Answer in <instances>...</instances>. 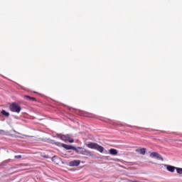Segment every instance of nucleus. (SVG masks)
<instances>
[{
  "label": "nucleus",
  "instance_id": "nucleus-16",
  "mask_svg": "<svg viewBox=\"0 0 182 182\" xmlns=\"http://www.w3.org/2000/svg\"><path fill=\"white\" fill-rule=\"evenodd\" d=\"M15 159H22V156L21 155L15 156Z\"/></svg>",
  "mask_w": 182,
  "mask_h": 182
},
{
  "label": "nucleus",
  "instance_id": "nucleus-4",
  "mask_svg": "<svg viewBox=\"0 0 182 182\" xmlns=\"http://www.w3.org/2000/svg\"><path fill=\"white\" fill-rule=\"evenodd\" d=\"M150 157H151L152 159H157V160H161V161L164 160L163 157H161V155H160V154L157 152H151L150 154Z\"/></svg>",
  "mask_w": 182,
  "mask_h": 182
},
{
  "label": "nucleus",
  "instance_id": "nucleus-8",
  "mask_svg": "<svg viewBox=\"0 0 182 182\" xmlns=\"http://www.w3.org/2000/svg\"><path fill=\"white\" fill-rule=\"evenodd\" d=\"M166 170L171 173H174V170H177V167L173 166L171 165H166Z\"/></svg>",
  "mask_w": 182,
  "mask_h": 182
},
{
  "label": "nucleus",
  "instance_id": "nucleus-12",
  "mask_svg": "<svg viewBox=\"0 0 182 182\" xmlns=\"http://www.w3.org/2000/svg\"><path fill=\"white\" fill-rule=\"evenodd\" d=\"M1 114L5 116V117H9V112H7L5 109H2Z\"/></svg>",
  "mask_w": 182,
  "mask_h": 182
},
{
  "label": "nucleus",
  "instance_id": "nucleus-15",
  "mask_svg": "<svg viewBox=\"0 0 182 182\" xmlns=\"http://www.w3.org/2000/svg\"><path fill=\"white\" fill-rule=\"evenodd\" d=\"M52 160H53V161H56V160H58V156H53L52 158Z\"/></svg>",
  "mask_w": 182,
  "mask_h": 182
},
{
  "label": "nucleus",
  "instance_id": "nucleus-10",
  "mask_svg": "<svg viewBox=\"0 0 182 182\" xmlns=\"http://www.w3.org/2000/svg\"><path fill=\"white\" fill-rule=\"evenodd\" d=\"M109 154H112V156H117V149H110L109 150Z\"/></svg>",
  "mask_w": 182,
  "mask_h": 182
},
{
  "label": "nucleus",
  "instance_id": "nucleus-2",
  "mask_svg": "<svg viewBox=\"0 0 182 182\" xmlns=\"http://www.w3.org/2000/svg\"><path fill=\"white\" fill-rule=\"evenodd\" d=\"M9 109L11 112H13L14 113H19L21 110H22L21 106L18 105L16 102H13L10 104Z\"/></svg>",
  "mask_w": 182,
  "mask_h": 182
},
{
  "label": "nucleus",
  "instance_id": "nucleus-9",
  "mask_svg": "<svg viewBox=\"0 0 182 182\" xmlns=\"http://www.w3.org/2000/svg\"><path fill=\"white\" fill-rule=\"evenodd\" d=\"M135 151L136 153H139V154H142L143 156H144V154H146V148L136 149Z\"/></svg>",
  "mask_w": 182,
  "mask_h": 182
},
{
  "label": "nucleus",
  "instance_id": "nucleus-3",
  "mask_svg": "<svg viewBox=\"0 0 182 182\" xmlns=\"http://www.w3.org/2000/svg\"><path fill=\"white\" fill-rule=\"evenodd\" d=\"M60 139L63 141H69V143H73L75 141V140L73 139H72V136H70V135H69V134L61 135Z\"/></svg>",
  "mask_w": 182,
  "mask_h": 182
},
{
  "label": "nucleus",
  "instance_id": "nucleus-11",
  "mask_svg": "<svg viewBox=\"0 0 182 182\" xmlns=\"http://www.w3.org/2000/svg\"><path fill=\"white\" fill-rule=\"evenodd\" d=\"M24 99L26 100H31L32 102H36V98L33 97H30L29 95L24 96Z\"/></svg>",
  "mask_w": 182,
  "mask_h": 182
},
{
  "label": "nucleus",
  "instance_id": "nucleus-1",
  "mask_svg": "<svg viewBox=\"0 0 182 182\" xmlns=\"http://www.w3.org/2000/svg\"><path fill=\"white\" fill-rule=\"evenodd\" d=\"M86 146L87 147H88V149H92L93 150H97V151H100V153H103V151L105 150V148H103V146L93 142L87 144Z\"/></svg>",
  "mask_w": 182,
  "mask_h": 182
},
{
  "label": "nucleus",
  "instance_id": "nucleus-7",
  "mask_svg": "<svg viewBox=\"0 0 182 182\" xmlns=\"http://www.w3.org/2000/svg\"><path fill=\"white\" fill-rule=\"evenodd\" d=\"M79 164H80V161L79 160L71 161L69 162V166L71 167L77 166Z\"/></svg>",
  "mask_w": 182,
  "mask_h": 182
},
{
  "label": "nucleus",
  "instance_id": "nucleus-5",
  "mask_svg": "<svg viewBox=\"0 0 182 182\" xmlns=\"http://www.w3.org/2000/svg\"><path fill=\"white\" fill-rule=\"evenodd\" d=\"M61 147H63V149H65V150H74V151H77V149L72 145L61 144Z\"/></svg>",
  "mask_w": 182,
  "mask_h": 182
},
{
  "label": "nucleus",
  "instance_id": "nucleus-17",
  "mask_svg": "<svg viewBox=\"0 0 182 182\" xmlns=\"http://www.w3.org/2000/svg\"><path fill=\"white\" fill-rule=\"evenodd\" d=\"M44 159H48V156H44Z\"/></svg>",
  "mask_w": 182,
  "mask_h": 182
},
{
  "label": "nucleus",
  "instance_id": "nucleus-6",
  "mask_svg": "<svg viewBox=\"0 0 182 182\" xmlns=\"http://www.w3.org/2000/svg\"><path fill=\"white\" fill-rule=\"evenodd\" d=\"M80 151V154H82L83 156H92V152L85 148H79Z\"/></svg>",
  "mask_w": 182,
  "mask_h": 182
},
{
  "label": "nucleus",
  "instance_id": "nucleus-13",
  "mask_svg": "<svg viewBox=\"0 0 182 182\" xmlns=\"http://www.w3.org/2000/svg\"><path fill=\"white\" fill-rule=\"evenodd\" d=\"M176 173L178 174H182V168H176Z\"/></svg>",
  "mask_w": 182,
  "mask_h": 182
},
{
  "label": "nucleus",
  "instance_id": "nucleus-14",
  "mask_svg": "<svg viewBox=\"0 0 182 182\" xmlns=\"http://www.w3.org/2000/svg\"><path fill=\"white\" fill-rule=\"evenodd\" d=\"M0 134H2L4 136V135L6 134V132L4 130L1 129L0 130Z\"/></svg>",
  "mask_w": 182,
  "mask_h": 182
}]
</instances>
